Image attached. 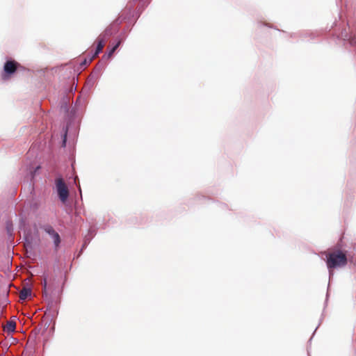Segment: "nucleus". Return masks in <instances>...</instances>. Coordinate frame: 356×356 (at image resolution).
Here are the masks:
<instances>
[{
  "label": "nucleus",
  "mask_w": 356,
  "mask_h": 356,
  "mask_svg": "<svg viewBox=\"0 0 356 356\" xmlns=\"http://www.w3.org/2000/svg\"><path fill=\"white\" fill-rule=\"evenodd\" d=\"M347 264V258L344 253L340 251H335V268L342 267Z\"/></svg>",
  "instance_id": "nucleus-15"
},
{
  "label": "nucleus",
  "mask_w": 356,
  "mask_h": 356,
  "mask_svg": "<svg viewBox=\"0 0 356 356\" xmlns=\"http://www.w3.org/2000/svg\"><path fill=\"white\" fill-rule=\"evenodd\" d=\"M6 230L7 235L9 237H12L13 236L14 228H13V222L11 220H7L6 221Z\"/></svg>",
  "instance_id": "nucleus-23"
},
{
  "label": "nucleus",
  "mask_w": 356,
  "mask_h": 356,
  "mask_svg": "<svg viewBox=\"0 0 356 356\" xmlns=\"http://www.w3.org/2000/svg\"><path fill=\"white\" fill-rule=\"evenodd\" d=\"M48 318L50 319V318H49V317H48ZM51 321H49V323H48V322H46V323H45V325H47V327H48V326L49 325V324H50V323H51Z\"/></svg>",
  "instance_id": "nucleus-30"
},
{
  "label": "nucleus",
  "mask_w": 356,
  "mask_h": 356,
  "mask_svg": "<svg viewBox=\"0 0 356 356\" xmlns=\"http://www.w3.org/2000/svg\"><path fill=\"white\" fill-rule=\"evenodd\" d=\"M43 282V293L47 303L45 315L50 318V321H53L58 314L62 291L58 284H56L54 282L49 283L47 276H44Z\"/></svg>",
  "instance_id": "nucleus-4"
},
{
  "label": "nucleus",
  "mask_w": 356,
  "mask_h": 356,
  "mask_svg": "<svg viewBox=\"0 0 356 356\" xmlns=\"http://www.w3.org/2000/svg\"><path fill=\"white\" fill-rule=\"evenodd\" d=\"M98 227L96 224L91 225L88 229L87 234L83 236V241L79 251L74 253L73 259H77L83 253L88 245L97 233Z\"/></svg>",
  "instance_id": "nucleus-11"
},
{
  "label": "nucleus",
  "mask_w": 356,
  "mask_h": 356,
  "mask_svg": "<svg viewBox=\"0 0 356 356\" xmlns=\"http://www.w3.org/2000/svg\"><path fill=\"white\" fill-rule=\"evenodd\" d=\"M257 25H258V26H259V27H261V26H267V27L270 28V29H276V30H277V31H280V32H284V31L280 30V29H277V28H276L275 26H273V25H270V24H268V23H266V22H262V21H261V20H259V21H258V22H257Z\"/></svg>",
  "instance_id": "nucleus-24"
},
{
  "label": "nucleus",
  "mask_w": 356,
  "mask_h": 356,
  "mask_svg": "<svg viewBox=\"0 0 356 356\" xmlns=\"http://www.w3.org/2000/svg\"><path fill=\"white\" fill-rule=\"evenodd\" d=\"M52 240L54 243V248L56 251L58 250L61 243V238L59 234L56 231L51 236H49Z\"/></svg>",
  "instance_id": "nucleus-19"
},
{
  "label": "nucleus",
  "mask_w": 356,
  "mask_h": 356,
  "mask_svg": "<svg viewBox=\"0 0 356 356\" xmlns=\"http://www.w3.org/2000/svg\"><path fill=\"white\" fill-rule=\"evenodd\" d=\"M44 230L49 236H51L53 233L56 232L54 227L51 225H47L44 227Z\"/></svg>",
  "instance_id": "nucleus-25"
},
{
  "label": "nucleus",
  "mask_w": 356,
  "mask_h": 356,
  "mask_svg": "<svg viewBox=\"0 0 356 356\" xmlns=\"http://www.w3.org/2000/svg\"><path fill=\"white\" fill-rule=\"evenodd\" d=\"M31 296V290L27 286L22 289L19 294V298L22 300H25L26 298Z\"/></svg>",
  "instance_id": "nucleus-20"
},
{
  "label": "nucleus",
  "mask_w": 356,
  "mask_h": 356,
  "mask_svg": "<svg viewBox=\"0 0 356 356\" xmlns=\"http://www.w3.org/2000/svg\"><path fill=\"white\" fill-rule=\"evenodd\" d=\"M320 322H321V319H320ZM321 323H318V325L316 327V329L314 330V332H313V334L312 336L310 337V339H309L308 341V343H311V341L312 340V337L314 334V333L316 332V330L318 329V326L320 325Z\"/></svg>",
  "instance_id": "nucleus-27"
},
{
  "label": "nucleus",
  "mask_w": 356,
  "mask_h": 356,
  "mask_svg": "<svg viewBox=\"0 0 356 356\" xmlns=\"http://www.w3.org/2000/svg\"><path fill=\"white\" fill-rule=\"evenodd\" d=\"M318 254V257L326 262L327 268L329 273V282L327 284V289L326 293V297L325 300V307L326 306L328 298L330 294L331 284L334 276V248L331 247L329 249V252L327 253L325 251H321L318 253L314 252Z\"/></svg>",
  "instance_id": "nucleus-7"
},
{
  "label": "nucleus",
  "mask_w": 356,
  "mask_h": 356,
  "mask_svg": "<svg viewBox=\"0 0 356 356\" xmlns=\"http://www.w3.org/2000/svg\"><path fill=\"white\" fill-rule=\"evenodd\" d=\"M29 188L30 190L29 207L32 210L36 211L41 205L42 197L40 194H38L33 183L29 184Z\"/></svg>",
  "instance_id": "nucleus-12"
},
{
  "label": "nucleus",
  "mask_w": 356,
  "mask_h": 356,
  "mask_svg": "<svg viewBox=\"0 0 356 356\" xmlns=\"http://www.w3.org/2000/svg\"><path fill=\"white\" fill-rule=\"evenodd\" d=\"M127 36V32L122 30L119 35L115 38L111 47L102 56V58L104 59V60H106L109 63L112 60L113 57L114 56V54H115V51L119 47H120L122 45V44L126 40Z\"/></svg>",
  "instance_id": "nucleus-9"
},
{
  "label": "nucleus",
  "mask_w": 356,
  "mask_h": 356,
  "mask_svg": "<svg viewBox=\"0 0 356 356\" xmlns=\"http://www.w3.org/2000/svg\"><path fill=\"white\" fill-rule=\"evenodd\" d=\"M26 68L19 63L11 57H6L5 62L3 65L2 70L0 74V79L3 81L10 80L17 73L24 72Z\"/></svg>",
  "instance_id": "nucleus-6"
},
{
  "label": "nucleus",
  "mask_w": 356,
  "mask_h": 356,
  "mask_svg": "<svg viewBox=\"0 0 356 356\" xmlns=\"http://www.w3.org/2000/svg\"><path fill=\"white\" fill-rule=\"evenodd\" d=\"M196 198L197 199V200H201L202 199H206L207 197L204 195H197L196 196Z\"/></svg>",
  "instance_id": "nucleus-28"
},
{
  "label": "nucleus",
  "mask_w": 356,
  "mask_h": 356,
  "mask_svg": "<svg viewBox=\"0 0 356 356\" xmlns=\"http://www.w3.org/2000/svg\"><path fill=\"white\" fill-rule=\"evenodd\" d=\"M54 190L56 191L59 201L65 206L70 207L68 190L63 177L60 174H58L54 180Z\"/></svg>",
  "instance_id": "nucleus-8"
},
{
  "label": "nucleus",
  "mask_w": 356,
  "mask_h": 356,
  "mask_svg": "<svg viewBox=\"0 0 356 356\" xmlns=\"http://www.w3.org/2000/svg\"><path fill=\"white\" fill-rule=\"evenodd\" d=\"M41 169L40 165H38L35 167L29 168L28 172H27V177L29 179V184L33 183L35 186V179L38 175L40 173V170Z\"/></svg>",
  "instance_id": "nucleus-17"
},
{
  "label": "nucleus",
  "mask_w": 356,
  "mask_h": 356,
  "mask_svg": "<svg viewBox=\"0 0 356 356\" xmlns=\"http://www.w3.org/2000/svg\"><path fill=\"white\" fill-rule=\"evenodd\" d=\"M16 322L13 320H10L7 322L6 330L8 333H14L15 332Z\"/></svg>",
  "instance_id": "nucleus-22"
},
{
  "label": "nucleus",
  "mask_w": 356,
  "mask_h": 356,
  "mask_svg": "<svg viewBox=\"0 0 356 356\" xmlns=\"http://www.w3.org/2000/svg\"><path fill=\"white\" fill-rule=\"evenodd\" d=\"M333 28L334 23H332L329 29L326 28L325 29L316 30L314 31L304 30L297 33H291L289 35L293 38H299L302 41H312L321 38L322 41L325 40L330 44L334 40Z\"/></svg>",
  "instance_id": "nucleus-5"
},
{
  "label": "nucleus",
  "mask_w": 356,
  "mask_h": 356,
  "mask_svg": "<svg viewBox=\"0 0 356 356\" xmlns=\"http://www.w3.org/2000/svg\"><path fill=\"white\" fill-rule=\"evenodd\" d=\"M74 184L75 185H78L79 184V178L77 177H76L74 179ZM79 191L80 193V199L82 201V191H81V186L80 185H79Z\"/></svg>",
  "instance_id": "nucleus-26"
},
{
  "label": "nucleus",
  "mask_w": 356,
  "mask_h": 356,
  "mask_svg": "<svg viewBox=\"0 0 356 356\" xmlns=\"http://www.w3.org/2000/svg\"><path fill=\"white\" fill-rule=\"evenodd\" d=\"M19 228L23 232L24 229H31L26 219L23 216L19 217Z\"/></svg>",
  "instance_id": "nucleus-21"
},
{
  "label": "nucleus",
  "mask_w": 356,
  "mask_h": 356,
  "mask_svg": "<svg viewBox=\"0 0 356 356\" xmlns=\"http://www.w3.org/2000/svg\"><path fill=\"white\" fill-rule=\"evenodd\" d=\"M99 79L93 76L91 74L87 78L84 89L87 92H90L93 88L96 86Z\"/></svg>",
  "instance_id": "nucleus-18"
},
{
  "label": "nucleus",
  "mask_w": 356,
  "mask_h": 356,
  "mask_svg": "<svg viewBox=\"0 0 356 356\" xmlns=\"http://www.w3.org/2000/svg\"><path fill=\"white\" fill-rule=\"evenodd\" d=\"M70 97L65 92L60 98L58 107L60 111L64 113V125L61 131V147L65 148L69 138V159L75 162V145L79 136V128L75 121L79 106L81 104L79 97L74 106H70Z\"/></svg>",
  "instance_id": "nucleus-2"
},
{
  "label": "nucleus",
  "mask_w": 356,
  "mask_h": 356,
  "mask_svg": "<svg viewBox=\"0 0 356 356\" xmlns=\"http://www.w3.org/2000/svg\"><path fill=\"white\" fill-rule=\"evenodd\" d=\"M105 44L104 38H97L95 44V47L93 50L88 52L86 56L81 60H72L70 63L56 67L53 68H43L38 70L40 76H43L46 81L50 80V75L58 74L59 79L63 82V86H73L78 81V76L84 70L85 67L90 63L92 60L98 56L102 51Z\"/></svg>",
  "instance_id": "nucleus-1"
},
{
  "label": "nucleus",
  "mask_w": 356,
  "mask_h": 356,
  "mask_svg": "<svg viewBox=\"0 0 356 356\" xmlns=\"http://www.w3.org/2000/svg\"><path fill=\"white\" fill-rule=\"evenodd\" d=\"M48 318L50 319V318H49V317H48ZM51 321H49V323H48V322H46V323H45V325H47V327H48V326L49 325V324H50V323H51Z\"/></svg>",
  "instance_id": "nucleus-31"
},
{
  "label": "nucleus",
  "mask_w": 356,
  "mask_h": 356,
  "mask_svg": "<svg viewBox=\"0 0 356 356\" xmlns=\"http://www.w3.org/2000/svg\"><path fill=\"white\" fill-rule=\"evenodd\" d=\"M23 238L27 248H33L34 237L31 229H24Z\"/></svg>",
  "instance_id": "nucleus-14"
},
{
  "label": "nucleus",
  "mask_w": 356,
  "mask_h": 356,
  "mask_svg": "<svg viewBox=\"0 0 356 356\" xmlns=\"http://www.w3.org/2000/svg\"><path fill=\"white\" fill-rule=\"evenodd\" d=\"M65 207V211L70 217L72 221H74L75 224H79L83 221V218L81 217V214L82 210L83 214H85V211L83 205L80 204L79 200H75L73 203H70V207Z\"/></svg>",
  "instance_id": "nucleus-10"
},
{
  "label": "nucleus",
  "mask_w": 356,
  "mask_h": 356,
  "mask_svg": "<svg viewBox=\"0 0 356 356\" xmlns=\"http://www.w3.org/2000/svg\"><path fill=\"white\" fill-rule=\"evenodd\" d=\"M152 0H129L118 17L100 34L97 38H104L105 41L111 36L116 35L122 22L125 26L122 31L129 34L143 12Z\"/></svg>",
  "instance_id": "nucleus-3"
},
{
  "label": "nucleus",
  "mask_w": 356,
  "mask_h": 356,
  "mask_svg": "<svg viewBox=\"0 0 356 356\" xmlns=\"http://www.w3.org/2000/svg\"><path fill=\"white\" fill-rule=\"evenodd\" d=\"M307 355H308V356H309V351L308 348H307Z\"/></svg>",
  "instance_id": "nucleus-32"
},
{
  "label": "nucleus",
  "mask_w": 356,
  "mask_h": 356,
  "mask_svg": "<svg viewBox=\"0 0 356 356\" xmlns=\"http://www.w3.org/2000/svg\"><path fill=\"white\" fill-rule=\"evenodd\" d=\"M220 206L222 207V208L227 207V205L225 204H220Z\"/></svg>",
  "instance_id": "nucleus-29"
},
{
  "label": "nucleus",
  "mask_w": 356,
  "mask_h": 356,
  "mask_svg": "<svg viewBox=\"0 0 356 356\" xmlns=\"http://www.w3.org/2000/svg\"><path fill=\"white\" fill-rule=\"evenodd\" d=\"M108 63V62L104 60V59L102 58V59L96 64L90 74L93 76H95V77L99 79Z\"/></svg>",
  "instance_id": "nucleus-13"
},
{
  "label": "nucleus",
  "mask_w": 356,
  "mask_h": 356,
  "mask_svg": "<svg viewBox=\"0 0 356 356\" xmlns=\"http://www.w3.org/2000/svg\"><path fill=\"white\" fill-rule=\"evenodd\" d=\"M129 224L133 225H142L146 224L147 220L145 215L140 214L138 216H131L128 219Z\"/></svg>",
  "instance_id": "nucleus-16"
}]
</instances>
